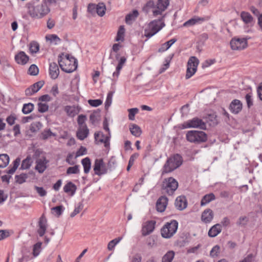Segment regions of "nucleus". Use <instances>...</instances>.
<instances>
[{
  "instance_id": "nucleus-1",
  "label": "nucleus",
  "mask_w": 262,
  "mask_h": 262,
  "mask_svg": "<svg viewBox=\"0 0 262 262\" xmlns=\"http://www.w3.org/2000/svg\"><path fill=\"white\" fill-rule=\"evenodd\" d=\"M58 61L61 69L66 73H72L77 68V59L69 54L66 55L65 58H62L61 55H60Z\"/></svg>"
},
{
  "instance_id": "nucleus-2",
  "label": "nucleus",
  "mask_w": 262,
  "mask_h": 262,
  "mask_svg": "<svg viewBox=\"0 0 262 262\" xmlns=\"http://www.w3.org/2000/svg\"><path fill=\"white\" fill-rule=\"evenodd\" d=\"M182 158L179 154L174 155L168 158L162 168V175L173 171L182 165Z\"/></svg>"
},
{
  "instance_id": "nucleus-3",
  "label": "nucleus",
  "mask_w": 262,
  "mask_h": 262,
  "mask_svg": "<svg viewBox=\"0 0 262 262\" xmlns=\"http://www.w3.org/2000/svg\"><path fill=\"white\" fill-rule=\"evenodd\" d=\"M26 7L29 14L35 18H41L50 12V9L47 5L41 4L34 7L32 4L28 3Z\"/></svg>"
},
{
  "instance_id": "nucleus-4",
  "label": "nucleus",
  "mask_w": 262,
  "mask_h": 262,
  "mask_svg": "<svg viewBox=\"0 0 262 262\" xmlns=\"http://www.w3.org/2000/svg\"><path fill=\"white\" fill-rule=\"evenodd\" d=\"M164 17V16L158 20L150 22L148 25V28L144 30V35L150 38L162 29L165 26V24L163 21Z\"/></svg>"
},
{
  "instance_id": "nucleus-5",
  "label": "nucleus",
  "mask_w": 262,
  "mask_h": 262,
  "mask_svg": "<svg viewBox=\"0 0 262 262\" xmlns=\"http://www.w3.org/2000/svg\"><path fill=\"white\" fill-rule=\"evenodd\" d=\"M178 222L174 220L167 222L161 229V236L165 238H171L177 232Z\"/></svg>"
},
{
  "instance_id": "nucleus-6",
  "label": "nucleus",
  "mask_w": 262,
  "mask_h": 262,
  "mask_svg": "<svg viewBox=\"0 0 262 262\" xmlns=\"http://www.w3.org/2000/svg\"><path fill=\"white\" fill-rule=\"evenodd\" d=\"M186 139L190 142L201 143L207 140V135L203 131L189 130L186 134Z\"/></svg>"
},
{
  "instance_id": "nucleus-7",
  "label": "nucleus",
  "mask_w": 262,
  "mask_h": 262,
  "mask_svg": "<svg viewBox=\"0 0 262 262\" xmlns=\"http://www.w3.org/2000/svg\"><path fill=\"white\" fill-rule=\"evenodd\" d=\"M178 187V181L172 177L165 179L162 184V189L164 193L171 195Z\"/></svg>"
},
{
  "instance_id": "nucleus-8",
  "label": "nucleus",
  "mask_w": 262,
  "mask_h": 262,
  "mask_svg": "<svg viewBox=\"0 0 262 262\" xmlns=\"http://www.w3.org/2000/svg\"><path fill=\"white\" fill-rule=\"evenodd\" d=\"M199 63V59L195 56H191L187 62V67L185 78L186 79L191 77L196 72Z\"/></svg>"
},
{
  "instance_id": "nucleus-9",
  "label": "nucleus",
  "mask_w": 262,
  "mask_h": 262,
  "mask_svg": "<svg viewBox=\"0 0 262 262\" xmlns=\"http://www.w3.org/2000/svg\"><path fill=\"white\" fill-rule=\"evenodd\" d=\"M183 126L185 128H198L206 129V125L202 119L195 117L184 122Z\"/></svg>"
},
{
  "instance_id": "nucleus-10",
  "label": "nucleus",
  "mask_w": 262,
  "mask_h": 262,
  "mask_svg": "<svg viewBox=\"0 0 262 262\" xmlns=\"http://www.w3.org/2000/svg\"><path fill=\"white\" fill-rule=\"evenodd\" d=\"M107 166H106L103 162V159H96L95 161L94 166V171L95 173L98 176L104 174L107 172Z\"/></svg>"
},
{
  "instance_id": "nucleus-11",
  "label": "nucleus",
  "mask_w": 262,
  "mask_h": 262,
  "mask_svg": "<svg viewBox=\"0 0 262 262\" xmlns=\"http://www.w3.org/2000/svg\"><path fill=\"white\" fill-rule=\"evenodd\" d=\"M231 48L233 50H241L247 47V41L245 38H232L230 41Z\"/></svg>"
},
{
  "instance_id": "nucleus-12",
  "label": "nucleus",
  "mask_w": 262,
  "mask_h": 262,
  "mask_svg": "<svg viewBox=\"0 0 262 262\" xmlns=\"http://www.w3.org/2000/svg\"><path fill=\"white\" fill-rule=\"evenodd\" d=\"M169 4V0H158L156 9L152 10L154 16H156L162 14V12L166 9Z\"/></svg>"
},
{
  "instance_id": "nucleus-13",
  "label": "nucleus",
  "mask_w": 262,
  "mask_h": 262,
  "mask_svg": "<svg viewBox=\"0 0 262 262\" xmlns=\"http://www.w3.org/2000/svg\"><path fill=\"white\" fill-rule=\"evenodd\" d=\"M156 222L154 220L148 221L145 222L142 228V234L143 236H146L152 232L155 228Z\"/></svg>"
},
{
  "instance_id": "nucleus-14",
  "label": "nucleus",
  "mask_w": 262,
  "mask_h": 262,
  "mask_svg": "<svg viewBox=\"0 0 262 262\" xmlns=\"http://www.w3.org/2000/svg\"><path fill=\"white\" fill-rule=\"evenodd\" d=\"M36 166L35 169L39 173H43L47 169V164L49 163V161L47 160L46 158L44 156L41 158H36Z\"/></svg>"
},
{
  "instance_id": "nucleus-15",
  "label": "nucleus",
  "mask_w": 262,
  "mask_h": 262,
  "mask_svg": "<svg viewBox=\"0 0 262 262\" xmlns=\"http://www.w3.org/2000/svg\"><path fill=\"white\" fill-rule=\"evenodd\" d=\"M44 83L45 82L42 80L39 81L34 83L25 90L26 95L31 96L37 92L43 86Z\"/></svg>"
},
{
  "instance_id": "nucleus-16",
  "label": "nucleus",
  "mask_w": 262,
  "mask_h": 262,
  "mask_svg": "<svg viewBox=\"0 0 262 262\" xmlns=\"http://www.w3.org/2000/svg\"><path fill=\"white\" fill-rule=\"evenodd\" d=\"M94 138L96 141L104 143L105 147H107L110 145V134L105 136L101 132H96L94 134Z\"/></svg>"
},
{
  "instance_id": "nucleus-17",
  "label": "nucleus",
  "mask_w": 262,
  "mask_h": 262,
  "mask_svg": "<svg viewBox=\"0 0 262 262\" xmlns=\"http://www.w3.org/2000/svg\"><path fill=\"white\" fill-rule=\"evenodd\" d=\"M168 198L165 196L160 197L156 203V208L158 211L162 212L164 211L168 204Z\"/></svg>"
},
{
  "instance_id": "nucleus-18",
  "label": "nucleus",
  "mask_w": 262,
  "mask_h": 262,
  "mask_svg": "<svg viewBox=\"0 0 262 262\" xmlns=\"http://www.w3.org/2000/svg\"><path fill=\"white\" fill-rule=\"evenodd\" d=\"M174 205L177 209L179 210H184L186 208L187 205V201L186 197L184 195L177 197L175 201Z\"/></svg>"
},
{
  "instance_id": "nucleus-19",
  "label": "nucleus",
  "mask_w": 262,
  "mask_h": 262,
  "mask_svg": "<svg viewBox=\"0 0 262 262\" xmlns=\"http://www.w3.org/2000/svg\"><path fill=\"white\" fill-rule=\"evenodd\" d=\"M243 107L242 102L237 99L233 100L230 104L229 108L231 112L235 114L240 112Z\"/></svg>"
},
{
  "instance_id": "nucleus-20",
  "label": "nucleus",
  "mask_w": 262,
  "mask_h": 262,
  "mask_svg": "<svg viewBox=\"0 0 262 262\" xmlns=\"http://www.w3.org/2000/svg\"><path fill=\"white\" fill-rule=\"evenodd\" d=\"M29 59V56L24 51H20L15 56L16 62L21 65L26 64Z\"/></svg>"
},
{
  "instance_id": "nucleus-21",
  "label": "nucleus",
  "mask_w": 262,
  "mask_h": 262,
  "mask_svg": "<svg viewBox=\"0 0 262 262\" xmlns=\"http://www.w3.org/2000/svg\"><path fill=\"white\" fill-rule=\"evenodd\" d=\"M39 229L38 233L40 236H42L47 230V220L44 215H42L39 221Z\"/></svg>"
},
{
  "instance_id": "nucleus-22",
  "label": "nucleus",
  "mask_w": 262,
  "mask_h": 262,
  "mask_svg": "<svg viewBox=\"0 0 262 262\" xmlns=\"http://www.w3.org/2000/svg\"><path fill=\"white\" fill-rule=\"evenodd\" d=\"M89 129L86 125L79 127L76 133V136L78 139L80 140H83L89 135Z\"/></svg>"
},
{
  "instance_id": "nucleus-23",
  "label": "nucleus",
  "mask_w": 262,
  "mask_h": 262,
  "mask_svg": "<svg viewBox=\"0 0 262 262\" xmlns=\"http://www.w3.org/2000/svg\"><path fill=\"white\" fill-rule=\"evenodd\" d=\"M213 218V212L210 209H205L202 214V221L205 223H210Z\"/></svg>"
},
{
  "instance_id": "nucleus-24",
  "label": "nucleus",
  "mask_w": 262,
  "mask_h": 262,
  "mask_svg": "<svg viewBox=\"0 0 262 262\" xmlns=\"http://www.w3.org/2000/svg\"><path fill=\"white\" fill-rule=\"evenodd\" d=\"M49 73L52 79H56L59 74V70L58 65L55 62H52L50 64Z\"/></svg>"
},
{
  "instance_id": "nucleus-25",
  "label": "nucleus",
  "mask_w": 262,
  "mask_h": 262,
  "mask_svg": "<svg viewBox=\"0 0 262 262\" xmlns=\"http://www.w3.org/2000/svg\"><path fill=\"white\" fill-rule=\"evenodd\" d=\"M205 20V18L204 17H194L191 18V19L186 21L183 24V26L184 27H189L193 26L198 23H200L201 22L204 21Z\"/></svg>"
},
{
  "instance_id": "nucleus-26",
  "label": "nucleus",
  "mask_w": 262,
  "mask_h": 262,
  "mask_svg": "<svg viewBox=\"0 0 262 262\" xmlns=\"http://www.w3.org/2000/svg\"><path fill=\"white\" fill-rule=\"evenodd\" d=\"M221 225L216 224L213 226L208 231V235L210 237H214L217 236L222 231Z\"/></svg>"
},
{
  "instance_id": "nucleus-27",
  "label": "nucleus",
  "mask_w": 262,
  "mask_h": 262,
  "mask_svg": "<svg viewBox=\"0 0 262 262\" xmlns=\"http://www.w3.org/2000/svg\"><path fill=\"white\" fill-rule=\"evenodd\" d=\"M64 111L67 113V115L70 117H74L78 114L79 111L78 106L74 105L66 106L64 108Z\"/></svg>"
},
{
  "instance_id": "nucleus-28",
  "label": "nucleus",
  "mask_w": 262,
  "mask_h": 262,
  "mask_svg": "<svg viewBox=\"0 0 262 262\" xmlns=\"http://www.w3.org/2000/svg\"><path fill=\"white\" fill-rule=\"evenodd\" d=\"M100 119V114L99 111H94L90 115V121L94 125H96L99 122Z\"/></svg>"
},
{
  "instance_id": "nucleus-29",
  "label": "nucleus",
  "mask_w": 262,
  "mask_h": 262,
  "mask_svg": "<svg viewBox=\"0 0 262 262\" xmlns=\"http://www.w3.org/2000/svg\"><path fill=\"white\" fill-rule=\"evenodd\" d=\"M129 130L131 134L136 137H139L142 133L141 128L136 124H132L129 125Z\"/></svg>"
},
{
  "instance_id": "nucleus-30",
  "label": "nucleus",
  "mask_w": 262,
  "mask_h": 262,
  "mask_svg": "<svg viewBox=\"0 0 262 262\" xmlns=\"http://www.w3.org/2000/svg\"><path fill=\"white\" fill-rule=\"evenodd\" d=\"M63 190L65 192L70 193L71 195H73L76 190V186L72 182H69L64 186Z\"/></svg>"
},
{
  "instance_id": "nucleus-31",
  "label": "nucleus",
  "mask_w": 262,
  "mask_h": 262,
  "mask_svg": "<svg viewBox=\"0 0 262 262\" xmlns=\"http://www.w3.org/2000/svg\"><path fill=\"white\" fill-rule=\"evenodd\" d=\"M138 11L137 10H134L132 13H130L126 16V23L129 25L132 24L133 21L135 20L136 18L138 17Z\"/></svg>"
},
{
  "instance_id": "nucleus-32",
  "label": "nucleus",
  "mask_w": 262,
  "mask_h": 262,
  "mask_svg": "<svg viewBox=\"0 0 262 262\" xmlns=\"http://www.w3.org/2000/svg\"><path fill=\"white\" fill-rule=\"evenodd\" d=\"M177 39L176 38H172L168 41L163 43L160 48L158 49L159 52H163L168 50L176 41Z\"/></svg>"
},
{
  "instance_id": "nucleus-33",
  "label": "nucleus",
  "mask_w": 262,
  "mask_h": 262,
  "mask_svg": "<svg viewBox=\"0 0 262 262\" xmlns=\"http://www.w3.org/2000/svg\"><path fill=\"white\" fill-rule=\"evenodd\" d=\"M10 158L7 154H0V168L6 167L9 163Z\"/></svg>"
},
{
  "instance_id": "nucleus-34",
  "label": "nucleus",
  "mask_w": 262,
  "mask_h": 262,
  "mask_svg": "<svg viewBox=\"0 0 262 262\" xmlns=\"http://www.w3.org/2000/svg\"><path fill=\"white\" fill-rule=\"evenodd\" d=\"M215 197L213 193H210L209 194H206L202 199L201 202V205L204 206L207 204L210 203L211 201L215 200Z\"/></svg>"
},
{
  "instance_id": "nucleus-35",
  "label": "nucleus",
  "mask_w": 262,
  "mask_h": 262,
  "mask_svg": "<svg viewBox=\"0 0 262 262\" xmlns=\"http://www.w3.org/2000/svg\"><path fill=\"white\" fill-rule=\"evenodd\" d=\"M126 61V58L124 57H121L119 61L118 64L116 67V71L113 73V76L118 77L120 74V71L122 69L124 64Z\"/></svg>"
},
{
  "instance_id": "nucleus-36",
  "label": "nucleus",
  "mask_w": 262,
  "mask_h": 262,
  "mask_svg": "<svg viewBox=\"0 0 262 262\" xmlns=\"http://www.w3.org/2000/svg\"><path fill=\"white\" fill-rule=\"evenodd\" d=\"M241 17L243 21L247 24L252 23L253 20L251 15L249 13L245 11L241 12Z\"/></svg>"
},
{
  "instance_id": "nucleus-37",
  "label": "nucleus",
  "mask_w": 262,
  "mask_h": 262,
  "mask_svg": "<svg viewBox=\"0 0 262 262\" xmlns=\"http://www.w3.org/2000/svg\"><path fill=\"white\" fill-rule=\"evenodd\" d=\"M81 163L83 166L84 172L85 173H89L91 166V163L90 158L88 157L84 158L82 160Z\"/></svg>"
},
{
  "instance_id": "nucleus-38",
  "label": "nucleus",
  "mask_w": 262,
  "mask_h": 262,
  "mask_svg": "<svg viewBox=\"0 0 262 262\" xmlns=\"http://www.w3.org/2000/svg\"><path fill=\"white\" fill-rule=\"evenodd\" d=\"M175 253L173 251H168L162 257V262H171Z\"/></svg>"
},
{
  "instance_id": "nucleus-39",
  "label": "nucleus",
  "mask_w": 262,
  "mask_h": 262,
  "mask_svg": "<svg viewBox=\"0 0 262 262\" xmlns=\"http://www.w3.org/2000/svg\"><path fill=\"white\" fill-rule=\"evenodd\" d=\"M105 5L103 3H99L97 5L96 13L100 16H103L105 13Z\"/></svg>"
},
{
  "instance_id": "nucleus-40",
  "label": "nucleus",
  "mask_w": 262,
  "mask_h": 262,
  "mask_svg": "<svg viewBox=\"0 0 262 262\" xmlns=\"http://www.w3.org/2000/svg\"><path fill=\"white\" fill-rule=\"evenodd\" d=\"M125 32V29L124 28V27L122 26H121L119 27V30L117 32V35L116 38V41H123L124 40V34Z\"/></svg>"
},
{
  "instance_id": "nucleus-41",
  "label": "nucleus",
  "mask_w": 262,
  "mask_h": 262,
  "mask_svg": "<svg viewBox=\"0 0 262 262\" xmlns=\"http://www.w3.org/2000/svg\"><path fill=\"white\" fill-rule=\"evenodd\" d=\"M39 45L36 41H32L30 44L29 50L31 53L35 54L38 52Z\"/></svg>"
},
{
  "instance_id": "nucleus-42",
  "label": "nucleus",
  "mask_w": 262,
  "mask_h": 262,
  "mask_svg": "<svg viewBox=\"0 0 262 262\" xmlns=\"http://www.w3.org/2000/svg\"><path fill=\"white\" fill-rule=\"evenodd\" d=\"M34 109V105L31 103L25 104L23 107L22 112L25 114L30 113Z\"/></svg>"
},
{
  "instance_id": "nucleus-43",
  "label": "nucleus",
  "mask_w": 262,
  "mask_h": 262,
  "mask_svg": "<svg viewBox=\"0 0 262 262\" xmlns=\"http://www.w3.org/2000/svg\"><path fill=\"white\" fill-rule=\"evenodd\" d=\"M32 161L30 157H27L24 159L21 164V168L22 169H27L30 168L31 165Z\"/></svg>"
},
{
  "instance_id": "nucleus-44",
  "label": "nucleus",
  "mask_w": 262,
  "mask_h": 262,
  "mask_svg": "<svg viewBox=\"0 0 262 262\" xmlns=\"http://www.w3.org/2000/svg\"><path fill=\"white\" fill-rule=\"evenodd\" d=\"M20 159L18 158L16 159L13 162V167L9 170L6 171V173L8 174H13L15 172L17 167L19 165Z\"/></svg>"
},
{
  "instance_id": "nucleus-45",
  "label": "nucleus",
  "mask_w": 262,
  "mask_h": 262,
  "mask_svg": "<svg viewBox=\"0 0 262 262\" xmlns=\"http://www.w3.org/2000/svg\"><path fill=\"white\" fill-rule=\"evenodd\" d=\"M39 73V69L37 66L34 64L30 66L28 69V73L33 76H36Z\"/></svg>"
},
{
  "instance_id": "nucleus-46",
  "label": "nucleus",
  "mask_w": 262,
  "mask_h": 262,
  "mask_svg": "<svg viewBox=\"0 0 262 262\" xmlns=\"http://www.w3.org/2000/svg\"><path fill=\"white\" fill-rule=\"evenodd\" d=\"M52 213L59 217L63 212V207L62 206H58L53 207L52 209Z\"/></svg>"
},
{
  "instance_id": "nucleus-47",
  "label": "nucleus",
  "mask_w": 262,
  "mask_h": 262,
  "mask_svg": "<svg viewBox=\"0 0 262 262\" xmlns=\"http://www.w3.org/2000/svg\"><path fill=\"white\" fill-rule=\"evenodd\" d=\"M79 166L78 165H76L73 167H69L67 170V174H78L80 172V170L79 169Z\"/></svg>"
},
{
  "instance_id": "nucleus-48",
  "label": "nucleus",
  "mask_w": 262,
  "mask_h": 262,
  "mask_svg": "<svg viewBox=\"0 0 262 262\" xmlns=\"http://www.w3.org/2000/svg\"><path fill=\"white\" fill-rule=\"evenodd\" d=\"M113 94L114 92L112 91L110 92L107 94L106 99L105 102V108L106 110H107L112 104Z\"/></svg>"
},
{
  "instance_id": "nucleus-49",
  "label": "nucleus",
  "mask_w": 262,
  "mask_h": 262,
  "mask_svg": "<svg viewBox=\"0 0 262 262\" xmlns=\"http://www.w3.org/2000/svg\"><path fill=\"white\" fill-rule=\"evenodd\" d=\"M121 237L115 238L110 241L107 245V249L108 250H112L115 246L121 241Z\"/></svg>"
},
{
  "instance_id": "nucleus-50",
  "label": "nucleus",
  "mask_w": 262,
  "mask_h": 262,
  "mask_svg": "<svg viewBox=\"0 0 262 262\" xmlns=\"http://www.w3.org/2000/svg\"><path fill=\"white\" fill-rule=\"evenodd\" d=\"M139 155L138 153H135L130 156L126 168L127 171L129 170L130 167L133 165L135 160L139 157Z\"/></svg>"
},
{
  "instance_id": "nucleus-51",
  "label": "nucleus",
  "mask_w": 262,
  "mask_h": 262,
  "mask_svg": "<svg viewBox=\"0 0 262 262\" xmlns=\"http://www.w3.org/2000/svg\"><path fill=\"white\" fill-rule=\"evenodd\" d=\"M41 245L42 243L41 242H38L34 245L33 249V254L34 256L36 257L39 255Z\"/></svg>"
},
{
  "instance_id": "nucleus-52",
  "label": "nucleus",
  "mask_w": 262,
  "mask_h": 262,
  "mask_svg": "<svg viewBox=\"0 0 262 262\" xmlns=\"http://www.w3.org/2000/svg\"><path fill=\"white\" fill-rule=\"evenodd\" d=\"M15 179L16 182L19 184H22L26 181V179L28 178V176L25 173H21L19 175H16Z\"/></svg>"
},
{
  "instance_id": "nucleus-53",
  "label": "nucleus",
  "mask_w": 262,
  "mask_h": 262,
  "mask_svg": "<svg viewBox=\"0 0 262 262\" xmlns=\"http://www.w3.org/2000/svg\"><path fill=\"white\" fill-rule=\"evenodd\" d=\"M55 134L53 133L50 129L44 130L41 134V138L43 140H47L51 136H55Z\"/></svg>"
},
{
  "instance_id": "nucleus-54",
  "label": "nucleus",
  "mask_w": 262,
  "mask_h": 262,
  "mask_svg": "<svg viewBox=\"0 0 262 262\" xmlns=\"http://www.w3.org/2000/svg\"><path fill=\"white\" fill-rule=\"evenodd\" d=\"M129 113L128 119L130 120H135V115L138 113L139 110L137 108H132L128 110Z\"/></svg>"
},
{
  "instance_id": "nucleus-55",
  "label": "nucleus",
  "mask_w": 262,
  "mask_h": 262,
  "mask_svg": "<svg viewBox=\"0 0 262 262\" xmlns=\"http://www.w3.org/2000/svg\"><path fill=\"white\" fill-rule=\"evenodd\" d=\"M216 118V115L214 114L209 115L208 120L211 122L210 123V125L214 126L218 124V121Z\"/></svg>"
},
{
  "instance_id": "nucleus-56",
  "label": "nucleus",
  "mask_w": 262,
  "mask_h": 262,
  "mask_svg": "<svg viewBox=\"0 0 262 262\" xmlns=\"http://www.w3.org/2000/svg\"><path fill=\"white\" fill-rule=\"evenodd\" d=\"M38 111L40 113H45L49 109V106L46 103H38Z\"/></svg>"
},
{
  "instance_id": "nucleus-57",
  "label": "nucleus",
  "mask_w": 262,
  "mask_h": 262,
  "mask_svg": "<svg viewBox=\"0 0 262 262\" xmlns=\"http://www.w3.org/2000/svg\"><path fill=\"white\" fill-rule=\"evenodd\" d=\"M86 120V116L84 115H80L77 118V123L79 125V127H81L82 126L86 125L85 123V121Z\"/></svg>"
},
{
  "instance_id": "nucleus-58",
  "label": "nucleus",
  "mask_w": 262,
  "mask_h": 262,
  "mask_svg": "<svg viewBox=\"0 0 262 262\" xmlns=\"http://www.w3.org/2000/svg\"><path fill=\"white\" fill-rule=\"evenodd\" d=\"M46 39L47 40H50L51 42L55 41L56 43L60 41V39L57 36V35L55 34H51L48 36H46Z\"/></svg>"
},
{
  "instance_id": "nucleus-59",
  "label": "nucleus",
  "mask_w": 262,
  "mask_h": 262,
  "mask_svg": "<svg viewBox=\"0 0 262 262\" xmlns=\"http://www.w3.org/2000/svg\"><path fill=\"white\" fill-rule=\"evenodd\" d=\"M88 103L92 106L97 107L102 103V101L100 99H90L88 100Z\"/></svg>"
},
{
  "instance_id": "nucleus-60",
  "label": "nucleus",
  "mask_w": 262,
  "mask_h": 262,
  "mask_svg": "<svg viewBox=\"0 0 262 262\" xmlns=\"http://www.w3.org/2000/svg\"><path fill=\"white\" fill-rule=\"evenodd\" d=\"M220 247L218 245H215L211 249L210 255L211 257H214L217 256L218 253L220 252Z\"/></svg>"
},
{
  "instance_id": "nucleus-61",
  "label": "nucleus",
  "mask_w": 262,
  "mask_h": 262,
  "mask_svg": "<svg viewBox=\"0 0 262 262\" xmlns=\"http://www.w3.org/2000/svg\"><path fill=\"white\" fill-rule=\"evenodd\" d=\"M34 189L40 196H44L47 194V191L42 187L34 186Z\"/></svg>"
},
{
  "instance_id": "nucleus-62",
  "label": "nucleus",
  "mask_w": 262,
  "mask_h": 262,
  "mask_svg": "<svg viewBox=\"0 0 262 262\" xmlns=\"http://www.w3.org/2000/svg\"><path fill=\"white\" fill-rule=\"evenodd\" d=\"M83 208V204L81 203H79L77 207L75 208L73 212L71 214L70 216L72 217H74Z\"/></svg>"
},
{
  "instance_id": "nucleus-63",
  "label": "nucleus",
  "mask_w": 262,
  "mask_h": 262,
  "mask_svg": "<svg viewBox=\"0 0 262 262\" xmlns=\"http://www.w3.org/2000/svg\"><path fill=\"white\" fill-rule=\"evenodd\" d=\"M248 221V219L246 216H241L238 219L236 224L239 226L245 225Z\"/></svg>"
},
{
  "instance_id": "nucleus-64",
  "label": "nucleus",
  "mask_w": 262,
  "mask_h": 262,
  "mask_svg": "<svg viewBox=\"0 0 262 262\" xmlns=\"http://www.w3.org/2000/svg\"><path fill=\"white\" fill-rule=\"evenodd\" d=\"M245 99L246 100L247 106L248 108H250L253 104V100L252 99V95H251V94H247L245 96Z\"/></svg>"
}]
</instances>
